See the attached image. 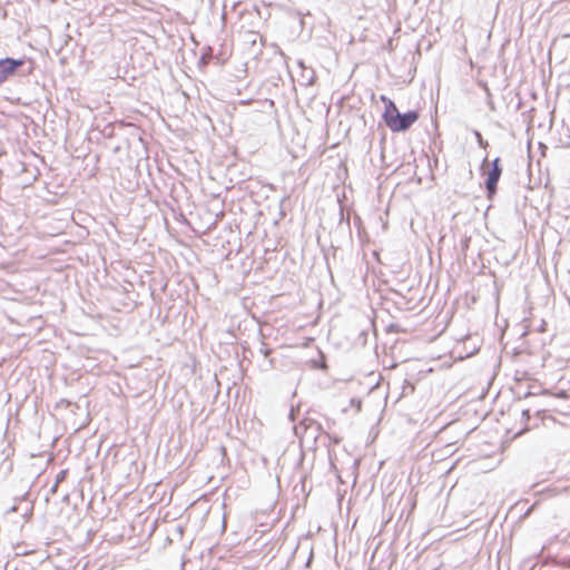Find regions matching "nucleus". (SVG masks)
<instances>
[{"label":"nucleus","instance_id":"1","mask_svg":"<svg viewBox=\"0 0 570 570\" xmlns=\"http://www.w3.org/2000/svg\"><path fill=\"white\" fill-rule=\"evenodd\" d=\"M419 118L416 111H409L405 114H395V119L390 124V129L394 132L404 131L409 129Z\"/></svg>","mask_w":570,"mask_h":570},{"label":"nucleus","instance_id":"2","mask_svg":"<svg viewBox=\"0 0 570 570\" xmlns=\"http://www.w3.org/2000/svg\"><path fill=\"white\" fill-rule=\"evenodd\" d=\"M22 59L4 58L0 59V85L11 76L17 68L23 65Z\"/></svg>","mask_w":570,"mask_h":570},{"label":"nucleus","instance_id":"3","mask_svg":"<svg viewBox=\"0 0 570 570\" xmlns=\"http://www.w3.org/2000/svg\"><path fill=\"white\" fill-rule=\"evenodd\" d=\"M492 165V170L489 173L485 181V186L490 196L495 194L497 181L499 180V157L493 160Z\"/></svg>","mask_w":570,"mask_h":570},{"label":"nucleus","instance_id":"4","mask_svg":"<svg viewBox=\"0 0 570 570\" xmlns=\"http://www.w3.org/2000/svg\"><path fill=\"white\" fill-rule=\"evenodd\" d=\"M395 114H400L396 106L393 101L389 100L385 107V111L383 114L384 121L387 127L392 124V120L395 119Z\"/></svg>","mask_w":570,"mask_h":570},{"label":"nucleus","instance_id":"5","mask_svg":"<svg viewBox=\"0 0 570 570\" xmlns=\"http://www.w3.org/2000/svg\"><path fill=\"white\" fill-rule=\"evenodd\" d=\"M495 299H497V302H499V292H497Z\"/></svg>","mask_w":570,"mask_h":570}]
</instances>
